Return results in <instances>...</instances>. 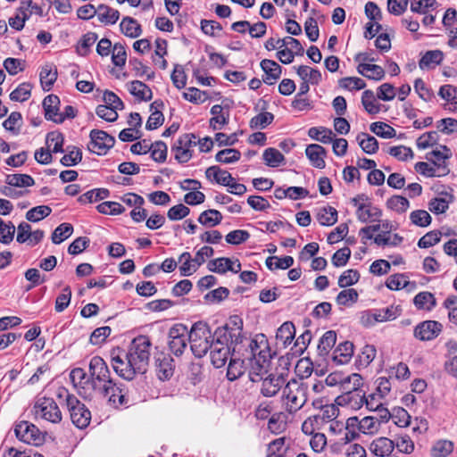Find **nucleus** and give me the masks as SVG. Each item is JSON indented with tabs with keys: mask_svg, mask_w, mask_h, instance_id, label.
Instances as JSON below:
<instances>
[{
	"mask_svg": "<svg viewBox=\"0 0 457 457\" xmlns=\"http://www.w3.org/2000/svg\"><path fill=\"white\" fill-rule=\"evenodd\" d=\"M253 348V357L247 359V373L252 382L262 381L264 375L268 373L270 365V350L268 339L263 334H257L251 338Z\"/></svg>",
	"mask_w": 457,
	"mask_h": 457,
	"instance_id": "1",
	"label": "nucleus"
},
{
	"mask_svg": "<svg viewBox=\"0 0 457 457\" xmlns=\"http://www.w3.org/2000/svg\"><path fill=\"white\" fill-rule=\"evenodd\" d=\"M232 353L228 366L227 378L234 381L247 370V359L253 357L252 340L247 337H237L232 340Z\"/></svg>",
	"mask_w": 457,
	"mask_h": 457,
	"instance_id": "2",
	"label": "nucleus"
},
{
	"mask_svg": "<svg viewBox=\"0 0 457 457\" xmlns=\"http://www.w3.org/2000/svg\"><path fill=\"white\" fill-rule=\"evenodd\" d=\"M151 348V340L146 336H138L132 340L125 357L129 358L133 369L125 370L127 376L130 377L132 373L144 374L146 371L150 361Z\"/></svg>",
	"mask_w": 457,
	"mask_h": 457,
	"instance_id": "3",
	"label": "nucleus"
},
{
	"mask_svg": "<svg viewBox=\"0 0 457 457\" xmlns=\"http://www.w3.org/2000/svg\"><path fill=\"white\" fill-rule=\"evenodd\" d=\"M308 385L302 380L290 379L282 389V400L286 411L294 414L301 410L308 400Z\"/></svg>",
	"mask_w": 457,
	"mask_h": 457,
	"instance_id": "4",
	"label": "nucleus"
},
{
	"mask_svg": "<svg viewBox=\"0 0 457 457\" xmlns=\"http://www.w3.org/2000/svg\"><path fill=\"white\" fill-rule=\"evenodd\" d=\"M187 337L191 351L197 358L205 355L214 344L210 327L203 321L195 322L188 332Z\"/></svg>",
	"mask_w": 457,
	"mask_h": 457,
	"instance_id": "5",
	"label": "nucleus"
},
{
	"mask_svg": "<svg viewBox=\"0 0 457 457\" xmlns=\"http://www.w3.org/2000/svg\"><path fill=\"white\" fill-rule=\"evenodd\" d=\"M33 409L37 419H42L53 424H58L62 421V411L53 398H38L36 401Z\"/></svg>",
	"mask_w": 457,
	"mask_h": 457,
	"instance_id": "6",
	"label": "nucleus"
},
{
	"mask_svg": "<svg viewBox=\"0 0 457 457\" xmlns=\"http://www.w3.org/2000/svg\"><path fill=\"white\" fill-rule=\"evenodd\" d=\"M101 396L107 398L111 405L115 408L129 403V390L124 384L112 380L110 385L103 384L97 392Z\"/></svg>",
	"mask_w": 457,
	"mask_h": 457,
	"instance_id": "7",
	"label": "nucleus"
},
{
	"mask_svg": "<svg viewBox=\"0 0 457 457\" xmlns=\"http://www.w3.org/2000/svg\"><path fill=\"white\" fill-rule=\"evenodd\" d=\"M66 405L71 422L79 428H86L91 420V412L75 395L67 394Z\"/></svg>",
	"mask_w": 457,
	"mask_h": 457,
	"instance_id": "8",
	"label": "nucleus"
},
{
	"mask_svg": "<svg viewBox=\"0 0 457 457\" xmlns=\"http://www.w3.org/2000/svg\"><path fill=\"white\" fill-rule=\"evenodd\" d=\"M90 384L96 392L103 384H108L113 380L111 378L110 370L100 356H94L89 362Z\"/></svg>",
	"mask_w": 457,
	"mask_h": 457,
	"instance_id": "9",
	"label": "nucleus"
},
{
	"mask_svg": "<svg viewBox=\"0 0 457 457\" xmlns=\"http://www.w3.org/2000/svg\"><path fill=\"white\" fill-rule=\"evenodd\" d=\"M17 438L28 445H41L45 441L44 434L37 426L29 421H21L14 428Z\"/></svg>",
	"mask_w": 457,
	"mask_h": 457,
	"instance_id": "10",
	"label": "nucleus"
},
{
	"mask_svg": "<svg viewBox=\"0 0 457 457\" xmlns=\"http://www.w3.org/2000/svg\"><path fill=\"white\" fill-rule=\"evenodd\" d=\"M188 330L185 325L175 324L169 330V349L176 356L184 353L188 341Z\"/></svg>",
	"mask_w": 457,
	"mask_h": 457,
	"instance_id": "11",
	"label": "nucleus"
},
{
	"mask_svg": "<svg viewBox=\"0 0 457 457\" xmlns=\"http://www.w3.org/2000/svg\"><path fill=\"white\" fill-rule=\"evenodd\" d=\"M195 139L196 137L195 134H183L171 146L174 157L179 163L187 162L192 158V151L190 148L196 145Z\"/></svg>",
	"mask_w": 457,
	"mask_h": 457,
	"instance_id": "12",
	"label": "nucleus"
},
{
	"mask_svg": "<svg viewBox=\"0 0 457 457\" xmlns=\"http://www.w3.org/2000/svg\"><path fill=\"white\" fill-rule=\"evenodd\" d=\"M89 136L91 141L88 145V150L98 155L105 154L114 145V137L104 130L93 129Z\"/></svg>",
	"mask_w": 457,
	"mask_h": 457,
	"instance_id": "13",
	"label": "nucleus"
},
{
	"mask_svg": "<svg viewBox=\"0 0 457 457\" xmlns=\"http://www.w3.org/2000/svg\"><path fill=\"white\" fill-rule=\"evenodd\" d=\"M155 372L160 380H169L174 374V359L166 353L161 352L154 356Z\"/></svg>",
	"mask_w": 457,
	"mask_h": 457,
	"instance_id": "14",
	"label": "nucleus"
},
{
	"mask_svg": "<svg viewBox=\"0 0 457 457\" xmlns=\"http://www.w3.org/2000/svg\"><path fill=\"white\" fill-rule=\"evenodd\" d=\"M443 326L436 320H426L416 326L414 336L422 341H428L436 338L442 331Z\"/></svg>",
	"mask_w": 457,
	"mask_h": 457,
	"instance_id": "15",
	"label": "nucleus"
},
{
	"mask_svg": "<svg viewBox=\"0 0 457 457\" xmlns=\"http://www.w3.org/2000/svg\"><path fill=\"white\" fill-rule=\"evenodd\" d=\"M365 391L360 389L354 392H346L338 395L335 402L337 405L347 406L353 410H359L364 404Z\"/></svg>",
	"mask_w": 457,
	"mask_h": 457,
	"instance_id": "16",
	"label": "nucleus"
},
{
	"mask_svg": "<svg viewBox=\"0 0 457 457\" xmlns=\"http://www.w3.org/2000/svg\"><path fill=\"white\" fill-rule=\"evenodd\" d=\"M211 349V361L215 368L223 367L228 357H231L232 350L230 347L219 339L214 342Z\"/></svg>",
	"mask_w": 457,
	"mask_h": 457,
	"instance_id": "17",
	"label": "nucleus"
},
{
	"mask_svg": "<svg viewBox=\"0 0 457 457\" xmlns=\"http://www.w3.org/2000/svg\"><path fill=\"white\" fill-rule=\"evenodd\" d=\"M283 375L270 374L262 379L261 393L265 397L275 396L284 386Z\"/></svg>",
	"mask_w": 457,
	"mask_h": 457,
	"instance_id": "18",
	"label": "nucleus"
},
{
	"mask_svg": "<svg viewBox=\"0 0 457 457\" xmlns=\"http://www.w3.org/2000/svg\"><path fill=\"white\" fill-rule=\"evenodd\" d=\"M197 21L200 22V29H206L210 27V29H222V25L216 21L212 20H204V19H195L193 16H189L188 14H179L176 18V24L179 28H191L196 27Z\"/></svg>",
	"mask_w": 457,
	"mask_h": 457,
	"instance_id": "19",
	"label": "nucleus"
},
{
	"mask_svg": "<svg viewBox=\"0 0 457 457\" xmlns=\"http://www.w3.org/2000/svg\"><path fill=\"white\" fill-rule=\"evenodd\" d=\"M261 68L264 72L262 80L268 85H273L279 79L282 72L280 65L269 59L261 62Z\"/></svg>",
	"mask_w": 457,
	"mask_h": 457,
	"instance_id": "20",
	"label": "nucleus"
},
{
	"mask_svg": "<svg viewBox=\"0 0 457 457\" xmlns=\"http://www.w3.org/2000/svg\"><path fill=\"white\" fill-rule=\"evenodd\" d=\"M305 154L315 168L323 169L325 167L326 162L324 157L326 155V150L323 146L317 144H311L306 147Z\"/></svg>",
	"mask_w": 457,
	"mask_h": 457,
	"instance_id": "21",
	"label": "nucleus"
},
{
	"mask_svg": "<svg viewBox=\"0 0 457 457\" xmlns=\"http://www.w3.org/2000/svg\"><path fill=\"white\" fill-rule=\"evenodd\" d=\"M58 76L57 68L53 63H46L42 66L39 78L42 87L45 91H49Z\"/></svg>",
	"mask_w": 457,
	"mask_h": 457,
	"instance_id": "22",
	"label": "nucleus"
},
{
	"mask_svg": "<svg viewBox=\"0 0 457 457\" xmlns=\"http://www.w3.org/2000/svg\"><path fill=\"white\" fill-rule=\"evenodd\" d=\"M60 99L55 95H49L43 100V108L46 120L55 122L56 118L61 115L59 112Z\"/></svg>",
	"mask_w": 457,
	"mask_h": 457,
	"instance_id": "23",
	"label": "nucleus"
},
{
	"mask_svg": "<svg viewBox=\"0 0 457 457\" xmlns=\"http://www.w3.org/2000/svg\"><path fill=\"white\" fill-rule=\"evenodd\" d=\"M370 449L377 456L386 457L394 451L395 444L387 437H378L370 444Z\"/></svg>",
	"mask_w": 457,
	"mask_h": 457,
	"instance_id": "24",
	"label": "nucleus"
},
{
	"mask_svg": "<svg viewBox=\"0 0 457 457\" xmlns=\"http://www.w3.org/2000/svg\"><path fill=\"white\" fill-rule=\"evenodd\" d=\"M205 176L209 180L222 186L228 185V182L234 180V178L228 171L221 170L219 166L209 167L205 170Z\"/></svg>",
	"mask_w": 457,
	"mask_h": 457,
	"instance_id": "25",
	"label": "nucleus"
},
{
	"mask_svg": "<svg viewBox=\"0 0 457 457\" xmlns=\"http://www.w3.org/2000/svg\"><path fill=\"white\" fill-rule=\"evenodd\" d=\"M295 336V325L291 321H286L278 328L276 339L281 343L282 347L286 348L292 343Z\"/></svg>",
	"mask_w": 457,
	"mask_h": 457,
	"instance_id": "26",
	"label": "nucleus"
},
{
	"mask_svg": "<svg viewBox=\"0 0 457 457\" xmlns=\"http://www.w3.org/2000/svg\"><path fill=\"white\" fill-rule=\"evenodd\" d=\"M353 344L349 341L339 344L333 353L334 361L339 364L349 362L353 354Z\"/></svg>",
	"mask_w": 457,
	"mask_h": 457,
	"instance_id": "27",
	"label": "nucleus"
},
{
	"mask_svg": "<svg viewBox=\"0 0 457 457\" xmlns=\"http://www.w3.org/2000/svg\"><path fill=\"white\" fill-rule=\"evenodd\" d=\"M357 71L369 79L381 80L385 77L384 69L377 64L361 62L357 66Z\"/></svg>",
	"mask_w": 457,
	"mask_h": 457,
	"instance_id": "28",
	"label": "nucleus"
},
{
	"mask_svg": "<svg viewBox=\"0 0 457 457\" xmlns=\"http://www.w3.org/2000/svg\"><path fill=\"white\" fill-rule=\"evenodd\" d=\"M129 91L140 101H150L153 93L150 87L139 80H133L129 83Z\"/></svg>",
	"mask_w": 457,
	"mask_h": 457,
	"instance_id": "29",
	"label": "nucleus"
},
{
	"mask_svg": "<svg viewBox=\"0 0 457 457\" xmlns=\"http://www.w3.org/2000/svg\"><path fill=\"white\" fill-rule=\"evenodd\" d=\"M444 54L440 50H429L425 53L419 62L421 70L431 69L443 62Z\"/></svg>",
	"mask_w": 457,
	"mask_h": 457,
	"instance_id": "30",
	"label": "nucleus"
},
{
	"mask_svg": "<svg viewBox=\"0 0 457 457\" xmlns=\"http://www.w3.org/2000/svg\"><path fill=\"white\" fill-rule=\"evenodd\" d=\"M112 365L114 371L122 378L126 380H132L137 373H132L130 377L125 374V370L129 369H133L132 362L129 361V358L122 359L120 356H112Z\"/></svg>",
	"mask_w": 457,
	"mask_h": 457,
	"instance_id": "31",
	"label": "nucleus"
},
{
	"mask_svg": "<svg viewBox=\"0 0 457 457\" xmlns=\"http://www.w3.org/2000/svg\"><path fill=\"white\" fill-rule=\"evenodd\" d=\"M381 214V210L372 206L370 204H360L356 211L357 218L361 222H368L369 220L380 217Z\"/></svg>",
	"mask_w": 457,
	"mask_h": 457,
	"instance_id": "32",
	"label": "nucleus"
},
{
	"mask_svg": "<svg viewBox=\"0 0 457 457\" xmlns=\"http://www.w3.org/2000/svg\"><path fill=\"white\" fill-rule=\"evenodd\" d=\"M363 380L361 375L357 373H353L347 377H344L340 380V388L342 390V394H345L346 392H354L360 389H362Z\"/></svg>",
	"mask_w": 457,
	"mask_h": 457,
	"instance_id": "33",
	"label": "nucleus"
},
{
	"mask_svg": "<svg viewBox=\"0 0 457 457\" xmlns=\"http://www.w3.org/2000/svg\"><path fill=\"white\" fill-rule=\"evenodd\" d=\"M365 13L367 17L370 20L364 29H382V25L378 23V21L382 18V12L378 6L373 2H368L365 4Z\"/></svg>",
	"mask_w": 457,
	"mask_h": 457,
	"instance_id": "34",
	"label": "nucleus"
},
{
	"mask_svg": "<svg viewBox=\"0 0 457 457\" xmlns=\"http://www.w3.org/2000/svg\"><path fill=\"white\" fill-rule=\"evenodd\" d=\"M413 303L419 310L430 311L436 305V300L432 293L424 291L415 295Z\"/></svg>",
	"mask_w": 457,
	"mask_h": 457,
	"instance_id": "35",
	"label": "nucleus"
},
{
	"mask_svg": "<svg viewBox=\"0 0 457 457\" xmlns=\"http://www.w3.org/2000/svg\"><path fill=\"white\" fill-rule=\"evenodd\" d=\"M337 341V334L333 330L327 331L320 339L317 350L320 356L325 357L328 354Z\"/></svg>",
	"mask_w": 457,
	"mask_h": 457,
	"instance_id": "36",
	"label": "nucleus"
},
{
	"mask_svg": "<svg viewBox=\"0 0 457 457\" xmlns=\"http://www.w3.org/2000/svg\"><path fill=\"white\" fill-rule=\"evenodd\" d=\"M316 219L321 226H332L337 221V211L332 206L319 209Z\"/></svg>",
	"mask_w": 457,
	"mask_h": 457,
	"instance_id": "37",
	"label": "nucleus"
},
{
	"mask_svg": "<svg viewBox=\"0 0 457 457\" xmlns=\"http://www.w3.org/2000/svg\"><path fill=\"white\" fill-rule=\"evenodd\" d=\"M296 72L303 81L310 82L312 85H318L322 79L321 73L319 70L306 65L299 66Z\"/></svg>",
	"mask_w": 457,
	"mask_h": 457,
	"instance_id": "38",
	"label": "nucleus"
},
{
	"mask_svg": "<svg viewBox=\"0 0 457 457\" xmlns=\"http://www.w3.org/2000/svg\"><path fill=\"white\" fill-rule=\"evenodd\" d=\"M356 140L361 148L368 154H373L378 150V140L368 133L358 134Z\"/></svg>",
	"mask_w": 457,
	"mask_h": 457,
	"instance_id": "39",
	"label": "nucleus"
},
{
	"mask_svg": "<svg viewBox=\"0 0 457 457\" xmlns=\"http://www.w3.org/2000/svg\"><path fill=\"white\" fill-rule=\"evenodd\" d=\"M96 16L105 25H112L118 21L120 13L115 9L101 4L97 7Z\"/></svg>",
	"mask_w": 457,
	"mask_h": 457,
	"instance_id": "40",
	"label": "nucleus"
},
{
	"mask_svg": "<svg viewBox=\"0 0 457 457\" xmlns=\"http://www.w3.org/2000/svg\"><path fill=\"white\" fill-rule=\"evenodd\" d=\"M212 118L210 120V126L213 129H220L222 126L228 122V113H223V107L220 104H215L211 109Z\"/></svg>",
	"mask_w": 457,
	"mask_h": 457,
	"instance_id": "41",
	"label": "nucleus"
},
{
	"mask_svg": "<svg viewBox=\"0 0 457 457\" xmlns=\"http://www.w3.org/2000/svg\"><path fill=\"white\" fill-rule=\"evenodd\" d=\"M222 220L221 213L214 209H209L203 212L198 217V222L205 227H214Z\"/></svg>",
	"mask_w": 457,
	"mask_h": 457,
	"instance_id": "42",
	"label": "nucleus"
},
{
	"mask_svg": "<svg viewBox=\"0 0 457 457\" xmlns=\"http://www.w3.org/2000/svg\"><path fill=\"white\" fill-rule=\"evenodd\" d=\"M440 149L433 150L428 153L426 158L428 161L432 162L435 165L441 167L452 156L451 150L445 145H440Z\"/></svg>",
	"mask_w": 457,
	"mask_h": 457,
	"instance_id": "43",
	"label": "nucleus"
},
{
	"mask_svg": "<svg viewBox=\"0 0 457 457\" xmlns=\"http://www.w3.org/2000/svg\"><path fill=\"white\" fill-rule=\"evenodd\" d=\"M5 182L7 185L16 187H28L35 184L34 179L28 174L7 175Z\"/></svg>",
	"mask_w": 457,
	"mask_h": 457,
	"instance_id": "44",
	"label": "nucleus"
},
{
	"mask_svg": "<svg viewBox=\"0 0 457 457\" xmlns=\"http://www.w3.org/2000/svg\"><path fill=\"white\" fill-rule=\"evenodd\" d=\"M308 136L323 144H329L332 142L334 134L331 129L324 127H312L308 130Z\"/></svg>",
	"mask_w": 457,
	"mask_h": 457,
	"instance_id": "45",
	"label": "nucleus"
},
{
	"mask_svg": "<svg viewBox=\"0 0 457 457\" xmlns=\"http://www.w3.org/2000/svg\"><path fill=\"white\" fill-rule=\"evenodd\" d=\"M286 415L283 412L272 414L268 422V428L273 434H280L287 428Z\"/></svg>",
	"mask_w": 457,
	"mask_h": 457,
	"instance_id": "46",
	"label": "nucleus"
},
{
	"mask_svg": "<svg viewBox=\"0 0 457 457\" xmlns=\"http://www.w3.org/2000/svg\"><path fill=\"white\" fill-rule=\"evenodd\" d=\"M109 195H110V192L108 189L97 188V189L89 190V191L86 192L85 194L81 195L78 198V201L80 204H89L92 202H96L98 200L104 199V198L108 197Z\"/></svg>",
	"mask_w": 457,
	"mask_h": 457,
	"instance_id": "47",
	"label": "nucleus"
},
{
	"mask_svg": "<svg viewBox=\"0 0 457 457\" xmlns=\"http://www.w3.org/2000/svg\"><path fill=\"white\" fill-rule=\"evenodd\" d=\"M370 129L371 132L382 138H393L396 136L395 129L390 125L382 121H376L371 123Z\"/></svg>",
	"mask_w": 457,
	"mask_h": 457,
	"instance_id": "48",
	"label": "nucleus"
},
{
	"mask_svg": "<svg viewBox=\"0 0 457 457\" xmlns=\"http://www.w3.org/2000/svg\"><path fill=\"white\" fill-rule=\"evenodd\" d=\"M179 262L181 264L179 266L180 274L185 277L192 275L198 268V266L193 262V258L187 252L180 254Z\"/></svg>",
	"mask_w": 457,
	"mask_h": 457,
	"instance_id": "49",
	"label": "nucleus"
},
{
	"mask_svg": "<svg viewBox=\"0 0 457 457\" xmlns=\"http://www.w3.org/2000/svg\"><path fill=\"white\" fill-rule=\"evenodd\" d=\"M361 104L365 111L370 114H377L380 112V104L376 103L374 93L370 89L362 93Z\"/></svg>",
	"mask_w": 457,
	"mask_h": 457,
	"instance_id": "50",
	"label": "nucleus"
},
{
	"mask_svg": "<svg viewBox=\"0 0 457 457\" xmlns=\"http://www.w3.org/2000/svg\"><path fill=\"white\" fill-rule=\"evenodd\" d=\"M262 156L265 164L273 168L278 167L285 161L284 155L278 149L273 147L267 148L263 152Z\"/></svg>",
	"mask_w": 457,
	"mask_h": 457,
	"instance_id": "51",
	"label": "nucleus"
},
{
	"mask_svg": "<svg viewBox=\"0 0 457 457\" xmlns=\"http://www.w3.org/2000/svg\"><path fill=\"white\" fill-rule=\"evenodd\" d=\"M265 264L269 270L282 269L286 270L294 264V259L291 256H284L278 258L277 256H270L266 259Z\"/></svg>",
	"mask_w": 457,
	"mask_h": 457,
	"instance_id": "52",
	"label": "nucleus"
},
{
	"mask_svg": "<svg viewBox=\"0 0 457 457\" xmlns=\"http://www.w3.org/2000/svg\"><path fill=\"white\" fill-rule=\"evenodd\" d=\"M232 260L227 257H220L210 261L207 264V268L210 271L224 274L230 269Z\"/></svg>",
	"mask_w": 457,
	"mask_h": 457,
	"instance_id": "53",
	"label": "nucleus"
},
{
	"mask_svg": "<svg viewBox=\"0 0 457 457\" xmlns=\"http://www.w3.org/2000/svg\"><path fill=\"white\" fill-rule=\"evenodd\" d=\"M240 158V151L235 148L223 149L218 152L215 156L216 161L222 163H233L239 161Z\"/></svg>",
	"mask_w": 457,
	"mask_h": 457,
	"instance_id": "54",
	"label": "nucleus"
},
{
	"mask_svg": "<svg viewBox=\"0 0 457 457\" xmlns=\"http://www.w3.org/2000/svg\"><path fill=\"white\" fill-rule=\"evenodd\" d=\"M73 232V227L70 223L60 224L52 234V241L54 244H61L67 239Z\"/></svg>",
	"mask_w": 457,
	"mask_h": 457,
	"instance_id": "55",
	"label": "nucleus"
},
{
	"mask_svg": "<svg viewBox=\"0 0 457 457\" xmlns=\"http://www.w3.org/2000/svg\"><path fill=\"white\" fill-rule=\"evenodd\" d=\"M453 450V443L450 440H439L431 449L432 457H446Z\"/></svg>",
	"mask_w": 457,
	"mask_h": 457,
	"instance_id": "56",
	"label": "nucleus"
},
{
	"mask_svg": "<svg viewBox=\"0 0 457 457\" xmlns=\"http://www.w3.org/2000/svg\"><path fill=\"white\" fill-rule=\"evenodd\" d=\"M63 135L61 132H50L46 136V144L52 153L63 152Z\"/></svg>",
	"mask_w": 457,
	"mask_h": 457,
	"instance_id": "57",
	"label": "nucleus"
},
{
	"mask_svg": "<svg viewBox=\"0 0 457 457\" xmlns=\"http://www.w3.org/2000/svg\"><path fill=\"white\" fill-rule=\"evenodd\" d=\"M273 120L274 115L271 112H261L251 119L249 125L252 129H264L270 125Z\"/></svg>",
	"mask_w": 457,
	"mask_h": 457,
	"instance_id": "58",
	"label": "nucleus"
},
{
	"mask_svg": "<svg viewBox=\"0 0 457 457\" xmlns=\"http://www.w3.org/2000/svg\"><path fill=\"white\" fill-rule=\"evenodd\" d=\"M410 220L412 224L426 228L430 225L432 218L430 214L425 210H416L411 212Z\"/></svg>",
	"mask_w": 457,
	"mask_h": 457,
	"instance_id": "59",
	"label": "nucleus"
},
{
	"mask_svg": "<svg viewBox=\"0 0 457 457\" xmlns=\"http://www.w3.org/2000/svg\"><path fill=\"white\" fill-rule=\"evenodd\" d=\"M386 206L399 213L405 212L410 207L407 198L402 195H394L386 201Z\"/></svg>",
	"mask_w": 457,
	"mask_h": 457,
	"instance_id": "60",
	"label": "nucleus"
},
{
	"mask_svg": "<svg viewBox=\"0 0 457 457\" xmlns=\"http://www.w3.org/2000/svg\"><path fill=\"white\" fill-rule=\"evenodd\" d=\"M52 210L49 206L40 205L33 207L26 213V219L31 222H37L50 215Z\"/></svg>",
	"mask_w": 457,
	"mask_h": 457,
	"instance_id": "61",
	"label": "nucleus"
},
{
	"mask_svg": "<svg viewBox=\"0 0 457 457\" xmlns=\"http://www.w3.org/2000/svg\"><path fill=\"white\" fill-rule=\"evenodd\" d=\"M30 95L31 85L24 82L10 94V99L15 102H24L29 98Z\"/></svg>",
	"mask_w": 457,
	"mask_h": 457,
	"instance_id": "62",
	"label": "nucleus"
},
{
	"mask_svg": "<svg viewBox=\"0 0 457 457\" xmlns=\"http://www.w3.org/2000/svg\"><path fill=\"white\" fill-rule=\"evenodd\" d=\"M408 277L405 274L390 275L386 282V287L391 290H399L409 285Z\"/></svg>",
	"mask_w": 457,
	"mask_h": 457,
	"instance_id": "63",
	"label": "nucleus"
},
{
	"mask_svg": "<svg viewBox=\"0 0 457 457\" xmlns=\"http://www.w3.org/2000/svg\"><path fill=\"white\" fill-rule=\"evenodd\" d=\"M285 437H279L273 441H271L267 447V455L266 457H285L284 454V445H285Z\"/></svg>",
	"mask_w": 457,
	"mask_h": 457,
	"instance_id": "64",
	"label": "nucleus"
}]
</instances>
